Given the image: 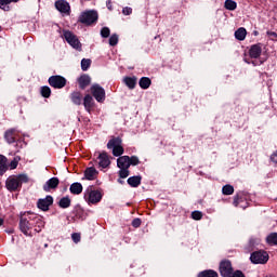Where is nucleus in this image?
<instances>
[{
    "label": "nucleus",
    "mask_w": 277,
    "mask_h": 277,
    "mask_svg": "<svg viewBox=\"0 0 277 277\" xmlns=\"http://www.w3.org/2000/svg\"><path fill=\"white\" fill-rule=\"evenodd\" d=\"M44 228L42 216L34 212H24L19 216V230L26 237H34L35 233H40Z\"/></svg>",
    "instance_id": "nucleus-1"
},
{
    "label": "nucleus",
    "mask_w": 277,
    "mask_h": 277,
    "mask_svg": "<svg viewBox=\"0 0 277 277\" xmlns=\"http://www.w3.org/2000/svg\"><path fill=\"white\" fill-rule=\"evenodd\" d=\"M23 183H29L27 174L12 175L6 179L5 187L9 192H17L23 187Z\"/></svg>",
    "instance_id": "nucleus-2"
},
{
    "label": "nucleus",
    "mask_w": 277,
    "mask_h": 277,
    "mask_svg": "<svg viewBox=\"0 0 277 277\" xmlns=\"http://www.w3.org/2000/svg\"><path fill=\"white\" fill-rule=\"evenodd\" d=\"M97 21H98V12L94 10L84 11L78 17V23H81L82 25H87V27H90V25L96 24Z\"/></svg>",
    "instance_id": "nucleus-3"
},
{
    "label": "nucleus",
    "mask_w": 277,
    "mask_h": 277,
    "mask_svg": "<svg viewBox=\"0 0 277 277\" xmlns=\"http://www.w3.org/2000/svg\"><path fill=\"white\" fill-rule=\"evenodd\" d=\"M84 199L91 205H96L103 199V194L101 190H94V186H89L84 192Z\"/></svg>",
    "instance_id": "nucleus-4"
},
{
    "label": "nucleus",
    "mask_w": 277,
    "mask_h": 277,
    "mask_svg": "<svg viewBox=\"0 0 277 277\" xmlns=\"http://www.w3.org/2000/svg\"><path fill=\"white\" fill-rule=\"evenodd\" d=\"M219 272L222 277H230V275L235 272L230 260H222L219 265Z\"/></svg>",
    "instance_id": "nucleus-5"
},
{
    "label": "nucleus",
    "mask_w": 277,
    "mask_h": 277,
    "mask_svg": "<svg viewBox=\"0 0 277 277\" xmlns=\"http://www.w3.org/2000/svg\"><path fill=\"white\" fill-rule=\"evenodd\" d=\"M250 261L253 262L255 265H265L267 261H269V254L265 251H255L251 254Z\"/></svg>",
    "instance_id": "nucleus-6"
},
{
    "label": "nucleus",
    "mask_w": 277,
    "mask_h": 277,
    "mask_svg": "<svg viewBox=\"0 0 277 277\" xmlns=\"http://www.w3.org/2000/svg\"><path fill=\"white\" fill-rule=\"evenodd\" d=\"M64 38L72 49H76L77 51H81V42H79V38L72 31L65 30L64 31Z\"/></svg>",
    "instance_id": "nucleus-7"
},
{
    "label": "nucleus",
    "mask_w": 277,
    "mask_h": 277,
    "mask_svg": "<svg viewBox=\"0 0 277 277\" xmlns=\"http://www.w3.org/2000/svg\"><path fill=\"white\" fill-rule=\"evenodd\" d=\"M48 83L55 90H62V88H66V78L63 76H51Z\"/></svg>",
    "instance_id": "nucleus-8"
},
{
    "label": "nucleus",
    "mask_w": 277,
    "mask_h": 277,
    "mask_svg": "<svg viewBox=\"0 0 277 277\" xmlns=\"http://www.w3.org/2000/svg\"><path fill=\"white\" fill-rule=\"evenodd\" d=\"M91 94L97 101V103H105V89L100 84H93L91 87Z\"/></svg>",
    "instance_id": "nucleus-9"
},
{
    "label": "nucleus",
    "mask_w": 277,
    "mask_h": 277,
    "mask_svg": "<svg viewBox=\"0 0 277 277\" xmlns=\"http://www.w3.org/2000/svg\"><path fill=\"white\" fill-rule=\"evenodd\" d=\"M51 206H53V196L51 195H48L45 198L37 201V207L41 211H49Z\"/></svg>",
    "instance_id": "nucleus-10"
},
{
    "label": "nucleus",
    "mask_w": 277,
    "mask_h": 277,
    "mask_svg": "<svg viewBox=\"0 0 277 277\" xmlns=\"http://www.w3.org/2000/svg\"><path fill=\"white\" fill-rule=\"evenodd\" d=\"M261 53H263V47L261 43L253 44L249 49V57H251V60H259V57H261Z\"/></svg>",
    "instance_id": "nucleus-11"
},
{
    "label": "nucleus",
    "mask_w": 277,
    "mask_h": 277,
    "mask_svg": "<svg viewBox=\"0 0 277 277\" xmlns=\"http://www.w3.org/2000/svg\"><path fill=\"white\" fill-rule=\"evenodd\" d=\"M58 185H60V179L51 177L43 185V190L44 192H50L51 189H57Z\"/></svg>",
    "instance_id": "nucleus-12"
},
{
    "label": "nucleus",
    "mask_w": 277,
    "mask_h": 277,
    "mask_svg": "<svg viewBox=\"0 0 277 277\" xmlns=\"http://www.w3.org/2000/svg\"><path fill=\"white\" fill-rule=\"evenodd\" d=\"M83 106L88 114H92V109L94 108V97H92L90 94L84 95Z\"/></svg>",
    "instance_id": "nucleus-13"
},
{
    "label": "nucleus",
    "mask_w": 277,
    "mask_h": 277,
    "mask_svg": "<svg viewBox=\"0 0 277 277\" xmlns=\"http://www.w3.org/2000/svg\"><path fill=\"white\" fill-rule=\"evenodd\" d=\"M55 8L58 10V12H62L63 14H67V12H70V4L64 0H58L55 2Z\"/></svg>",
    "instance_id": "nucleus-14"
},
{
    "label": "nucleus",
    "mask_w": 277,
    "mask_h": 277,
    "mask_svg": "<svg viewBox=\"0 0 277 277\" xmlns=\"http://www.w3.org/2000/svg\"><path fill=\"white\" fill-rule=\"evenodd\" d=\"M98 166L101 168H108V166L111 163V161L109 160V156L107 155V153H102L98 155Z\"/></svg>",
    "instance_id": "nucleus-15"
},
{
    "label": "nucleus",
    "mask_w": 277,
    "mask_h": 277,
    "mask_svg": "<svg viewBox=\"0 0 277 277\" xmlns=\"http://www.w3.org/2000/svg\"><path fill=\"white\" fill-rule=\"evenodd\" d=\"M98 176V171L94 167L87 168L84 171V179L87 181H94Z\"/></svg>",
    "instance_id": "nucleus-16"
},
{
    "label": "nucleus",
    "mask_w": 277,
    "mask_h": 277,
    "mask_svg": "<svg viewBox=\"0 0 277 277\" xmlns=\"http://www.w3.org/2000/svg\"><path fill=\"white\" fill-rule=\"evenodd\" d=\"M92 79L88 75H82L78 78V83L80 90H85L88 85H90Z\"/></svg>",
    "instance_id": "nucleus-17"
},
{
    "label": "nucleus",
    "mask_w": 277,
    "mask_h": 277,
    "mask_svg": "<svg viewBox=\"0 0 277 277\" xmlns=\"http://www.w3.org/2000/svg\"><path fill=\"white\" fill-rule=\"evenodd\" d=\"M70 101L74 103V105H81V103H83V95L79 91H74L70 94Z\"/></svg>",
    "instance_id": "nucleus-18"
},
{
    "label": "nucleus",
    "mask_w": 277,
    "mask_h": 277,
    "mask_svg": "<svg viewBox=\"0 0 277 277\" xmlns=\"http://www.w3.org/2000/svg\"><path fill=\"white\" fill-rule=\"evenodd\" d=\"M69 192L74 194V196H79V194L83 192V185L79 182L72 183L69 187Z\"/></svg>",
    "instance_id": "nucleus-19"
},
{
    "label": "nucleus",
    "mask_w": 277,
    "mask_h": 277,
    "mask_svg": "<svg viewBox=\"0 0 277 277\" xmlns=\"http://www.w3.org/2000/svg\"><path fill=\"white\" fill-rule=\"evenodd\" d=\"M8 144H14L16 142V130H8L4 134Z\"/></svg>",
    "instance_id": "nucleus-20"
},
{
    "label": "nucleus",
    "mask_w": 277,
    "mask_h": 277,
    "mask_svg": "<svg viewBox=\"0 0 277 277\" xmlns=\"http://www.w3.org/2000/svg\"><path fill=\"white\" fill-rule=\"evenodd\" d=\"M123 83L130 89L135 90V85H137V78L136 77H126L123 79Z\"/></svg>",
    "instance_id": "nucleus-21"
},
{
    "label": "nucleus",
    "mask_w": 277,
    "mask_h": 277,
    "mask_svg": "<svg viewBox=\"0 0 277 277\" xmlns=\"http://www.w3.org/2000/svg\"><path fill=\"white\" fill-rule=\"evenodd\" d=\"M128 185H130V187H140V185H142V176L135 175L129 177Z\"/></svg>",
    "instance_id": "nucleus-22"
},
{
    "label": "nucleus",
    "mask_w": 277,
    "mask_h": 277,
    "mask_svg": "<svg viewBox=\"0 0 277 277\" xmlns=\"http://www.w3.org/2000/svg\"><path fill=\"white\" fill-rule=\"evenodd\" d=\"M117 166L119 169L130 168L129 156H120L117 159Z\"/></svg>",
    "instance_id": "nucleus-23"
},
{
    "label": "nucleus",
    "mask_w": 277,
    "mask_h": 277,
    "mask_svg": "<svg viewBox=\"0 0 277 277\" xmlns=\"http://www.w3.org/2000/svg\"><path fill=\"white\" fill-rule=\"evenodd\" d=\"M8 172V158L0 155V176H3Z\"/></svg>",
    "instance_id": "nucleus-24"
},
{
    "label": "nucleus",
    "mask_w": 277,
    "mask_h": 277,
    "mask_svg": "<svg viewBox=\"0 0 277 277\" xmlns=\"http://www.w3.org/2000/svg\"><path fill=\"white\" fill-rule=\"evenodd\" d=\"M153 81L148 77H142L138 81V85L142 90H148Z\"/></svg>",
    "instance_id": "nucleus-25"
},
{
    "label": "nucleus",
    "mask_w": 277,
    "mask_h": 277,
    "mask_svg": "<svg viewBox=\"0 0 277 277\" xmlns=\"http://www.w3.org/2000/svg\"><path fill=\"white\" fill-rule=\"evenodd\" d=\"M19 0H0V10L4 12H10V3H18Z\"/></svg>",
    "instance_id": "nucleus-26"
},
{
    "label": "nucleus",
    "mask_w": 277,
    "mask_h": 277,
    "mask_svg": "<svg viewBox=\"0 0 277 277\" xmlns=\"http://www.w3.org/2000/svg\"><path fill=\"white\" fill-rule=\"evenodd\" d=\"M248 35V31L246 30V28L240 27L235 31V38L236 40H246V36Z\"/></svg>",
    "instance_id": "nucleus-27"
},
{
    "label": "nucleus",
    "mask_w": 277,
    "mask_h": 277,
    "mask_svg": "<svg viewBox=\"0 0 277 277\" xmlns=\"http://www.w3.org/2000/svg\"><path fill=\"white\" fill-rule=\"evenodd\" d=\"M122 145V138L120 137H113L111 140L108 141L107 143V148H116L118 146Z\"/></svg>",
    "instance_id": "nucleus-28"
},
{
    "label": "nucleus",
    "mask_w": 277,
    "mask_h": 277,
    "mask_svg": "<svg viewBox=\"0 0 277 277\" xmlns=\"http://www.w3.org/2000/svg\"><path fill=\"white\" fill-rule=\"evenodd\" d=\"M71 202L72 201L70 200V197H63L58 201V207L61 209H68V207H70Z\"/></svg>",
    "instance_id": "nucleus-29"
},
{
    "label": "nucleus",
    "mask_w": 277,
    "mask_h": 277,
    "mask_svg": "<svg viewBox=\"0 0 277 277\" xmlns=\"http://www.w3.org/2000/svg\"><path fill=\"white\" fill-rule=\"evenodd\" d=\"M219 276L220 275H217V272L213 269H207V271L200 272L197 277H219Z\"/></svg>",
    "instance_id": "nucleus-30"
},
{
    "label": "nucleus",
    "mask_w": 277,
    "mask_h": 277,
    "mask_svg": "<svg viewBox=\"0 0 277 277\" xmlns=\"http://www.w3.org/2000/svg\"><path fill=\"white\" fill-rule=\"evenodd\" d=\"M222 193L224 194V196H233V194H235V187H233V185L230 184H227L223 186Z\"/></svg>",
    "instance_id": "nucleus-31"
},
{
    "label": "nucleus",
    "mask_w": 277,
    "mask_h": 277,
    "mask_svg": "<svg viewBox=\"0 0 277 277\" xmlns=\"http://www.w3.org/2000/svg\"><path fill=\"white\" fill-rule=\"evenodd\" d=\"M225 10H229L230 12L237 10V2L233 0H226L224 4Z\"/></svg>",
    "instance_id": "nucleus-32"
},
{
    "label": "nucleus",
    "mask_w": 277,
    "mask_h": 277,
    "mask_svg": "<svg viewBox=\"0 0 277 277\" xmlns=\"http://www.w3.org/2000/svg\"><path fill=\"white\" fill-rule=\"evenodd\" d=\"M266 241L269 243V246H277V233L269 234Z\"/></svg>",
    "instance_id": "nucleus-33"
},
{
    "label": "nucleus",
    "mask_w": 277,
    "mask_h": 277,
    "mask_svg": "<svg viewBox=\"0 0 277 277\" xmlns=\"http://www.w3.org/2000/svg\"><path fill=\"white\" fill-rule=\"evenodd\" d=\"M113 155L114 157H121V155H124V147L122 145L113 147Z\"/></svg>",
    "instance_id": "nucleus-34"
},
{
    "label": "nucleus",
    "mask_w": 277,
    "mask_h": 277,
    "mask_svg": "<svg viewBox=\"0 0 277 277\" xmlns=\"http://www.w3.org/2000/svg\"><path fill=\"white\" fill-rule=\"evenodd\" d=\"M41 96H43V98H49L51 96V88L44 85L41 87Z\"/></svg>",
    "instance_id": "nucleus-35"
},
{
    "label": "nucleus",
    "mask_w": 277,
    "mask_h": 277,
    "mask_svg": "<svg viewBox=\"0 0 277 277\" xmlns=\"http://www.w3.org/2000/svg\"><path fill=\"white\" fill-rule=\"evenodd\" d=\"M91 65H92V61L90 58H83L81 61V69L82 70H88V68H90Z\"/></svg>",
    "instance_id": "nucleus-36"
},
{
    "label": "nucleus",
    "mask_w": 277,
    "mask_h": 277,
    "mask_svg": "<svg viewBox=\"0 0 277 277\" xmlns=\"http://www.w3.org/2000/svg\"><path fill=\"white\" fill-rule=\"evenodd\" d=\"M18 161H21V157L16 156L9 164L10 170H16L18 168Z\"/></svg>",
    "instance_id": "nucleus-37"
},
{
    "label": "nucleus",
    "mask_w": 277,
    "mask_h": 277,
    "mask_svg": "<svg viewBox=\"0 0 277 277\" xmlns=\"http://www.w3.org/2000/svg\"><path fill=\"white\" fill-rule=\"evenodd\" d=\"M110 34H111V31L109 30L108 27H103L101 30L102 38H109Z\"/></svg>",
    "instance_id": "nucleus-38"
},
{
    "label": "nucleus",
    "mask_w": 277,
    "mask_h": 277,
    "mask_svg": "<svg viewBox=\"0 0 277 277\" xmlns=\"http://www.w3.org/2000/svg\"><path fill=\"white\" fill-rule=\"evenodd\" d=\"M140 163V158L136 156L129 157V164L130 166H138Z\"/></svg>",
    "instance_id": "nucleus-39"
},
{
    "label": "nucleus",
    "mask_w": 277,
    "mask_h": 277,
    "mask_svg": "<svg viewBox=\"0 0 277 277\" xmlns=\"http://www.w3.org/2000/svg\"><path fill=\"white\" fill-rule=\"evenodd\" d=\"M129 174H130L129 168L120 169V171H119L120 179H127V176H129Z\"/></svg>",
    "instance_id": "nucleus-40"
},
{
    "label": "nucleus",
    "mask_w": 277,
    "mask_h": 277,
    "mask_svg": "<svg viewBox=\"0 0 277 277\" xmlns=\"http://www.w3.org/2000/svg\"><path fill=\"white\" fill-rule=\"evenodd\" d=\"M110 47H116L118 44V35H111L109 38Z\"/></svg>",
    "instance_id": "nucleus-41"
},
{
    "label": "nucleus",
    "mask_w": 277,
    "mask_h": 277,
    "mask_svg": "<svg viewBox=\"0 0 277 277\" xmlns=\"http://www.w3.org/2000/svg\"><path fill=\"white\" fill-rule=\"evenodd\" d=\"M192 217H193V220H202V212H200V211H194V212H192Z\"/></svg>",
    "instance_id": "nucleus-42"
},
{
    "label": "nucleus",
    "mask_w": 277,
    "mask_h": 277,
    "mask_svg": "<svg viewBox=\"0 0 277 277\" xmlns=\"http://www.w3.org/2000/svg\"><path fill=\"white\" fill-rule=\"evenodd\" d=\"M133 228H140L142 226V220L141 219H134L132 221Z\"/></svg>",
    "instance_id": "nucleus-43"
},
{
    "label": "nucleus",
    "mask_w": 277,
    "mask_h": 277,
    "mask_svg": "<svg viewBox=\"0 0 277 277\" xmlns=\"http://www.w3.org/2000/svg\"><path fill=\"white\" fill-rule=\"evenodd\" d=\"M71 239L75 243H79L81 241V234H77V233L72 234Z\"/></svg>",
    "instance_id": "nucleus-44"
},
{
    "label": "nucleus",
    "mask_w": 277,
    "mask_h": 277,
    "mask_svg": "<svg viewBox=\"0 0 277 277\" xmlns=\"http://www.w3.org/2000/svg\"><path fill=\"white\" fill-rule=\"evenodd\" d=\"M122 14H124V16H129V15L133 14V9L126 6L122 10Z\"/></svg>",
    "instance_id": "nucleus-45"
},
{
    "label": "nucleus",
    "mask_w": 277,
    "mask_h": 277,
    "mask_svg": "<svg viewBox=\"0 0 277 277\" xmlns=\"http://www.w3.org/2000/svg\"><path fill=\"white\" fill-rule=\"evenodd\" d=\"M229 277H246V275L241 271H236Z\"/></svg>",
    "instance_id": "nucleus-46"
},
{
    "label": "nucleus",
    "mask_w": 277,
    "mask_h": 277,
    "mask_svg": "<svg viewBox=\"0 0 277 277\" xmlns=\"http://www.w3.org/2000/svg\"><path fill=\"white\" fill-rule=\"evenodd\" d=\"M271 161H273V163H277V150L271 155Z\"/></svg>",
    "instance_id": "nucleus-47"
},
{
    "label": "nucleus",
    "mask_w": 277,
    "mask_h": 277,
    "mask_svg": "<svg viewBox=\"0 0 277 277\" xmlns=\"http://www.w3.org/2000/svg\"><path fill=\"white\" fill-rule=\"evenodd\" d=\"M239 200H241V198L239 197V195H236V196L234 197V206H235V207H239Z\"/></svg>",
    "instance_id": "nucleus-48"
},
{
    "label": "nucleus",
    "mask_w": 277,
    "mask_h": 277,
    "mask_svg": "<svg viewBox=\"0 0 277 277\" xmlns=\"http://www.w3.org/2000/svg\"><path fill=\"white\" fill-rule=\"evenodd\" d=\"M267 36H272L273 38H277V34L274 31H267Z\"/></svg>",
    "instance_id": "nucleus-49"
},
{
    "label": "nucleus",
    "mask_w": 277,
    "mask_h": 277,
    "mask_svg": "<svg viewBox=\"0 0 277 277\" xmlns=\"http://www.w3.org/2000/svg\"><path fill=\"white\" fill-rule=\"evenodd\" d=\"M253 66H261V64H263V62L256 63V62H252Z\"/></svg>",
    "instance_id": "nucleus-50"
},
{
    "label": "nucleus",
    "mask_w": 277,
    "mask_h": 277,
    "mask_svg": "<svg viewBox=\"0 0 277 277\" xmlns=\"http://www.w3.org/2000/svg\"><path fill=\"white\" fill-rule=\"evenodd\" d=\"M2 224H4V221H3V219H0V226H1Z\"/></svg>",
    "instance_id": "nucleus-51"
},
{
    "label": "nucleus",
    "mask_w": 277,
    "mask_h": 277,
    "mask_svg": "<svg viewBox=\"0 0 277 277\" xmlns=\"http://www.w3.org/2000/svg\"><path fill=\"white\" fill-rule=\"evenodd\" d=\"M254 36H259V32H258V31H254Z\"/></svg>",
    "instance_id": "nucleus-52"
},
{
    "label": "nucleus",
    "mask_w": 277,
    "mask_h": 277,
    "mask_svg": "<svg viewBox=\"0 0 277 277\" xmlns=\"http://www.w3.org/2000/svg\"><path fill=\"white\" fill-rule=\"evenodd\" d=\"M44 248H49V245H48V243H45V245H44Z\"/></svg>",
    "instance_id": "nucleus-53"
},
{
    "label": "nucleus",
    "mask_w": 277,
    "mask_h": 277,
    "mask_svg": "<svg viewBox=\"0 0 277 277\" xmlns=\"http://www.w3.org/2000/svg\"><path fill=\"white\" fill-rule=\"evenodd\" d=\"M118 183H122V181H121V180H118Z\"/></svg>",
    "instance_id": "nucleus-54"
},
{
    "label": "nucleus",
    "mask_w": 277,
    "mask_h": 277,
    "mask_svg": "<svg viewBox=\"0 0 277 277\" xmlns=\"http://www.w3.org/2000/svg\"><path fill=\"white\" fill-rule=\"evenodd\" d=\"M0 31H1V26H0Z\"/></svg>",
    "instance_id": "nucleus-55"
}]
</instances>
